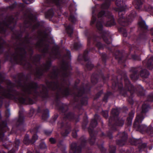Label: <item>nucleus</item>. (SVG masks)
Returning a JSON list of instances; mask_svg holds the SVG:
<instances>
[{"mask_svg":"<svg viewBox=\"0 0 153 153\" xmlns=\"http://www.w3.org/2000/svg\"><path fill=\"white\" fill-rule=\"evenodd\" d=\"M49 117V111L48 109H45L44 111L43 114L42 116V118L44 120H45Z\"/></svg>","mask_w":153,"mask_h":153,"instance_id":"obj_13","label":"nucleus"},{"mask_svg":"<svg viewBox=\"0 0 153 153\" xmlns=\"http://www.w3.org/2000/svg\"><path fill=\"white\" fill-rule=\"evenodd\" d=\"M97 124V122L96 120L94 119L92 120L91 122V125L93 127H95Z\"/></svg>","mask_w":153,"mask_h":153,"instance_id":"obj_23","label":"nucleus"},{"mask_svg":"<svg viewBox=\"0 0 153 153\" xmlns=\"http://www.w3.org/2000/svg\"><path fill=\"white\" fill-rule=\"evenodd\" d=\"M66 30L68 33L69 34H71L73 33V28L72 25H69L67 27H66Z\"/></svg>","mask_w":153,"mask_h":153,"instance_id":"obj_11","label":"nucleus"},{"mask_svg":"<svg viewBox=\"0 0 153 153\" xmlns=\"http://www.w3.org/2000/svg\"><path fill=\"white\" fill-rule=\"evenodd\" d=\"M118 122V123L117 124V125L119 126H122L123 125L124 121V120H121L120 121H119Z\"/></svg>","mask_w":153,"mask_h":153,"instance_id":"obj_29","label":"nucleus"},{"mask_svg":"<svg viewBox=\"0 0 153 153\" xmlns=\"http://www.w3.org/2000/svg\"><path fill=\"white\" fill-rule=\"evenodd\" d=\"M68 55H69L70 54V51H68Z\"/></svg>","mask_w":153,"mask_h":153,"instance_id":"obj_44","label":"nucleus"},{"mask_svg":"<svg viewBox=\"0 0 153 153\" xmlns=\"http://www.w3.org/2000/svg\"><path fill=\"white\" fill-rule=\"evenodd\" d=\"M63 69L65 71H67L68 69V67H65L64 68H63Z\"/></svg>","mask_w":153,"mask_h":153,"instance_id":"obj_41","label":"nucleus"},{"mask_svg":"<svg viewBox=\"0 0 153 153\" xmlns=\"http://www.w3.org/2000/svg\"><path fill=\"white\" fill-rule=\"evenodd\" d=\"M134 14H131L130 15H129L128 17H127L126 20L127 21L131 22L132 19L134 17Z\"/></svg>","mask_w":153,"mask_h":153,"instance_id":"obj_19","label":"nucleus"},{"mask_svg":"<svg viewBox=\"0 0 153 153\" xmlns=\"http://www.w3.org/2000/svg\"><path fill=\"white\" fill-rule=\"evenodd\" d=\"M125 135H126V136H127V135L125 133Z\"/></svg>","mask_w":153,"mask_h":153,"instance_id":"obj_50","label":"nucleus"},{"mask_svg":"<svg viewBox=\"0 0 153 153\" xmlns=\"http://www.w3.org/2000/svg\"><path fill=\"white\" fill-rule=\"evenodd\" d=\"M147 66L149 69H151L153 68V56L150 59L147 64Z\"/></svg>","mask_w":153,"mask_h":153,"instance_id":"obj_9","label":"nucleus"},{"mask_svg":"<svg viewBox=\"0 0 153 153\" xmlns=\"http://www.w3.org/2000/svg\"><path fill=\"white\" fill-rule=\"evenodd\" d=\"M144 128H146V126H144Z\"/></svg>","mask_w":153,"mask_h":153,"instance_id":"obj_49","label":"nucleus"},{"mask_svg":"<svg viewBox=\"0 0 153 153\" xmlns=\"http://www.w3.org/2000/svg\"><path fill=\"white\" fill-rule=\"evenodd\" d=\"M93 65L91 63H89L86 65V67L88 70L91 69L93 67Z\"/></svg>","mask_w":153,"mask_h":153,"instance_id":"obj_24","label":"nucleus"},{"mask_svg":"<svg viewBox=\"0 0 153 153\" xmlns=\"http://www.w3.org/2000/svg\"><path fill=\"white\" fill-rule=\"evenodd\" d=\"M50 141L52 143H55V140L53 138H51L50 139Z\"/></svg>","mask_w":153,"mask_h":153,"instance_id":"obj_37","label":"nucleus"},{"mask_svg":"<svg viewBox=\"0 0 153 153\" xmlns=\"http://www.w3.org/2000/svg\"><path fill=\"white\" fill-rule=\"evenodd\" d=\"M48 1H51L52 2H54L56 3V4H58L59 0H48Z\"/></svg>","mask_w":153,"mask_h":153,"instance_id":"obj_35","label":"nucleus"},{"mask_svg":"<svg viewBox=\"0 0 153 153\" xmlns=\"http://www.w3.org/2000/svg\"><path fill=\"white\" fill-rule=\"evenodd\" d=\"M40 146L41 149H44L46 148V146L44 143H42L40 145Z\"/></svg>","mask_w":153,"mask_h":153,"instance_id":"obj_31","label":"nucleus"},{"mask_svg":"<svg viewBox=\"0 0 153 153\" xmlns=\"http://www.w3.org/2000/svg\"><path fill=\"white\" fill-rule=\"evenodd\" d=\"M72 136L74 137L75 138L77 136V133L76 131H74L72 132Z\"/></svg>","mask_w":153,"mask_h":153,"instance_id":"obj_34","label":"nucleus"},{"mask_svg":"<svg viewBox=\"0 0 153 153\" xmlns=\"http://www.w3.org/2000/svg\"><path fill=\"white\" fill-rule=\"evenodd\" d=\"M136 56H133V58L134 59H137L136 58H134V57H136Z\"/></svg>","mask_w":153,"mask_h":153,"instance_id":"obj_45","label":"nucleus"},{"mask_svg":"<svg viewBox=\"0 0 153 153\" xmlns=\"http://www.w3.org/2000/svg\"><path fill=\"white\" fill-rule=\"evenodd\" d=\"M61 90L64 94L67 95L68 94L69 90L67 87L63 86L61 88Z\"/></svg>","mask_w":153,"mask_h":153,"instance_id":"obj_12","label":"nucleus"},{"mask_svg":"<svg viewBox=\"0 0 153 153\" xmlns=\"http://www.w3.org/2000/svg\"><path fill=\"white\" fill-rule=\"evenodd\" d=\"M76 143H73L71 145V148L70 152V153H75L76 152L77 153H79L78 152L77 150L76 149Z\"/></svg>","mask_w":153,"mask_h":153,"instance_id":"obj_8","label":"nucleus"},{"mask_svg":"<svg viewBox=\"0 0 153 153\" xmlns=\"http://www.w3.org/2000/svg\"><path fill=\"white\" fill-rule=\"evenodd\" d=\"M127 34L126 33H125L124 34H123V36H125V37H126L127 36Z\"/></svg>","mask_w":153,"mask_h":153,"instance_id":"obj_43","label":"nucleus"},{"mask_svg":"<svg viewBox=\"0 0 153 153\" xmlns=\"http://www.w3.org/2000/svg\"><path fill=\"white\" fill-rule=\"evenodd\" d=\"M37 87V85L36 83L31 82L25 85L24 86L23 88L24 91L28 94H31L32 93V91H35Z\"/></svg>","mask_w":153,"mask_h":153,"instance_id":"obj_3","label":"nucleus"},{"mask_svg":"<svg viewBox=\"0 0 153 153\" xmlns=\"http://www.w3.org/2000/svg\"><path fill=\"white\" fill-rule=\"evenodd\" d=\"M110 4L109 3H105L102 4L101 6L102 9H106L109 7Z\"/></svg>","mask_w":153,"mask_h":153,"instance_id":"obj_21","label":"nucleus"},{"mask_svg":"<svg viewBox=\"0 0 153 153\" xmlns=\"http://www.w3.org/2000/svg\"><path fill=\"white\" fill-rule=\"evenodd\" d=\"M96 26L97 28L99 30H102V26L101 22H97L96 25Z\"/></svg>","mask_w":153,"mask_h":153,"instance_id":"obj_20","label":"nucleus"},{"mask_svg":"<svg viewBox=\"0 0 153 153\" xmlns=\"http://www.w3.org/2000/svg\"><path fill=\"white\" fill-rule=\"evenodd\" d=\"M133 4L136 9H139L141 7L142 3L141 0H135L133 2Z\"/></svg>","mask_w":153,"mask_h":153,"instance_id":"obj_7","label":"nucleus"},{"mask_svg":"<svg viewBox=\"0 0 153 153\" xmlns=\"http://www.w3.org/2000/svg\"><path fill=\"white\" fill-rule=\"evenodd\" d=\"M90 135H91V133H90Z\"/></svg>","mask_w":153,"mask_h":153,"instance_id":"obj_52","label":"nucleus"},{"mask_svg":"<svg viewBox=\"0 0 153 153\" xmlns=\"http://www.w3.org/2000/svg\"><path fill=\"white\" fill-rule=\"evenodd\" d=\"M108 112L107 111H103L102 112V114L103 116L105 118H107L108 117Z\"/></svg>","mask_w":153,"mask_h":153,"instance_id":"obj_26","label":"nucleus"},{"mask_svg":"<svg viewBox=\"0 0 153 153\" xmlns=\"http://www.w3.org/2000/svg\"><path fill=\"white\" fill-rule=\"evenodd\" d=\"M140 26L142 28L145 29H146L148 28V26L146 25V23L144 21H142L139 23Z\"/></svg>","mask_w":153,"mask_h":153,"instance_id":"obj_16","label":"nucleus"},{"mask_svg":"<svg viewBox=\"0 0 153 153\" xmlns=\"http://www.w3.org/2000/svg\"><path fill=\"white\" fill-rule=\"evenodd\" d=\"M23 1L27 4H30L31 3H32L34 0H22Z\"/></svg>","mask_w":153,"mask_h":153,"instance_id":"obj_27","label":"nucleus"},{"mask_svg":"<svg viewBox=\"0 0 153 153\" xmlns=\"http://www.w3.org/2000/svg\"><path fill=\"white\" fill-rule=\"evenodd\" d=\"M81 46V45L79 43H75L74 45V48L76 49H77Z\"/></svg>","mask_w":153,"mask_h":153,"instance_id":"obj_30","label":"nucleus"},{"mask_svg":"<svg viewBox=\"0 0 153 153\" xmlns=\"http://www.w3.org/2000/svg\"><path fill=\"white\" fill-rule=\"evenodd\" d=\"M23 121V118H21V117H20L19 119L18 120V122L19 123H20V122H22Z\"/></svg>","mask_w":153,"mask_h":153,"instance_id":"obj_38","label":"nucleus"},{"mask_svg":"<svg viewBox=\"0 0 153 153\" xmlns=\"http://www.w3.org/2000/svg\"><path fill=\"white\" fill-rule=\"evenodd\" d=\"M4 41L2 39H0V45H1V44H2V43H4Z\"/></svg>","mask_w":153,"mask_h":153,"instance_id":"obj_39","label":"nucleus"},{"mask_svg":"<svg viewBox=\"0 0 153 153\" xmlns=\"http://www.w3.org/2000/svg\"><path fill=\"white\" fill-rule=\"evenodd\" d=\"M58 85L57 83L52 82L50 84V85L48 86L49 88H52L53 90L57 88Z\"/></svg>","mask_w":153,"mask_h":153,"instance_id":"obj_17","label":"nucleus"},{"mask_svg":"<svg viewBox=\"0 0 153 153\" xmlns=\"http://www.w3.org/2000/svg\"><path fill=\"white\" fill-rule=\"evenodd\" d=\"M134 112L132 111L129 114V117L127 118V120L128 121L127 125L129 126L131 124L132 120L134 117Z\"/></svg>","mask_w":153,"mask_h":153,"instance_id":"obj_6","label":"nucleus"},{"mask_svg":"<svg viewBox=\"0 0 153 153\" xmlns=\"http://www.w3.org/2000/svg\"><path fill=\"white\" fill-rule=\"evenodd\" d=\"M38 139V136L37 135L34 134L33 136L32 139L31 141L29 140V137L28 135H26L23 140V142L25 144H27L30 143H34Z\"/></svg>","mask_w":153,"mask_h":153,"instance_id":"obj_4","label":"nucleus"},{"mask_svg":"<svg viewBox=\"0 0 153 153\" xmlns=\"http://www.w3.org/2000/svg\"><path fill=\"white\" fill-rule=\"evenodd\" d=\"M91 141H90V143H91V144H93V143H94V142L91 143Z\"/></svg>","mask_w":153,"mask_h":153,"instance_id":"obj_46","label":"nucleus"},{"mask_svg":"<svg viewBox=\"0 0 153 153\" xmlns=\"http://www.w3.org/2000/svg\"><path fill=\"white\" fill-rule=\"evenodd\" d=\"M69 20L71 22L74 23L76 21V19L73 15H71L69 19Z\"/></svg>","mask_w":153,"mask_h":153,"instance_id":"obj_22","label":"nucleus"},{"mask_svg":"<svg viewBox=\"0 0 153 153\" xmlns=\"http://www.w3.org/2000/svg\"><path fill=\"white\" fill-rule=\"evenodd\" d=\"M50 65V64L49 63H48L46 65L45 67H48Z\"/></svg>","mask_w":153,"mask_h":153,"instance_id":"obj_40","label":"nucleus"},{"mask_svg":"<svg viewBox=\"0 0 153 153\" xmlns=\"http://www.w3.org/2000/svg\"><path fill=\"white\" fill-rule=\"evenodd\" d=\"M105 14V16H107L110 20L108 21L106 24L107 26H111L114 24V19L113 16L110 13H109L108 14L106 13H105L103 11H101L100 12L98 15V18L104 16Z\"/></svg>","mask_w":153,"mask_h":153,"instance_id":"obj_2","label":"nucleus"},{"mask_svg":"<svg viewBox=\"0 0 153 153\" xmlns=\"http://www.w3.org/2000/svg\"><path fill=\"white\" fill-rule=\"evenodd\" d=\"M144 8L146 11H148L153 14V7L152 6H145L144 7Z\"/></svg>","mask_w":153,"mask_h":153,"instance_id":"obj_15","label":"nucleus"},{"mask_svg":"<svg viewBox=\"0 0 153 153\" xmlns=\"http://www.w3.org/2000/svg\"><path fill=\"white\" fill-rule=\"evenodd\" d=\"M18 100L21 103H24L25 102V100L22 97H20L18 99Z\"/></svg>","mask_w":153,"mask_h":153,"instance_id":"obj_32","label":"nucleus"},{"mask_svg":"<svg viewBox=\"0 0 153 153\" xmlns=\"http://www.w3.org/2000/svg\"><path fill=\"white\" fill-rule=\"evenodd\" d=\"M7 97H8L9 98H10L12 99H16L15 97H14V95H13L10 94L9 95H7Z\"/></svg>","mask_w":153,"mask_h":153,"instance_id":"obj_33","label":"nucleus"},{"mask_svg":"<svg viewBox=\"0 0 153 153\" xmlns=\"http://www.w3.org/2000/svg\"><path fill=\"white\" fill-rule=\"evenodd\" d=\"M104 41L107 44H110L111 42V38L110 36H109L108 34H105L103 37Z\"/></svg>","mask_w":153,"mask_h":153,"instance_id":"obj_5","label":"nucleus"},{"mask_svg":"<svg viewBox=\"0 0 153 153\" xmlns=\"http://www.w3.org/2000/svg\"><path fill=\"white\" fill-rule=\"evenodd\" d=\"M101 44L100 43H98L97 45V46L99 48H100V45H101Z\"/></svg>","mask_w":153,"mask_h":153,"instance_id":"obj_42","label":"nucleus"},{"mask_svg":"<svg viewBox=\"0 0 153 153\" xmlns=\"http://www.w3.org/2000/svg\"><path fill=\"white\" fill-rule=\"evenodd\" d=\"M93 139H94V138L93 137H92L91 140H92Z\"/></svg>","mask_w":153,"mask_h":153,"instance_id":"obj_48","label":"nucleus"},{"mask_svg":"<svg viewBox=\"0 0 153 153\" xmlns=\"http://www.w3.org/2000/svg\"><path fill=\"white\" fill-rule=\"evenodd\" d=\"M148 106L145 104H143L142 106V110L140 113H138L134 123V127H137L139 129H142L143 126H140L141 123L144 118L143 114L148 111Z\"/></svg>","mask_w":153,"mask_h":153,"instance_id":"obj_1","label":"nucleus"},{"mask_svg":"<svg viewBox=\"0 0 153 153\" xmlns=\"http://www.w3.org/2000/svg\"><path fill=\"white\" fill-rule=\"evenodd\" d=\"M51 133V131L48 130H45V133L46 135H50Z\"/></svg>","mask_w":153,"mask_h":153,"instance_id":"obj_36","label":"nucleus"},{"mask_svg":"<svg viewBox=\"0 0 153 153\" xmlns=\"http://www.w3.org/2000/svg\"><path fill=\"white\" fill-rule=\"evenodd\" d=\"M92 20L91 21V24H94V22L95 21L96 18L95 16V15L94 14V12L93 10L92 11Z\"/></svg>","mask_w":153,"mask_h":153,"instance_id":"obj_18","label":"nucleus"},{"mask_svg":"<svg viewBox=\"0 0 153 153\" xmlns=\"http://www.w3.org/2000/svg\"><path fill=\"white\" fill-rule=\"evenodd\" d=\"M118 111L117 109H114L112 110V113L114 115H117L118 113Z\"/></svg>","mask_w":153,"mask_h":153,"instance_id":"obj_25","label":"nucleus"},{"mask_svg":"<svg viewBox=\"0 0 153 153\" xmlns=\"http://www.w3.org/2000/svg\"><path fill=\"white\" fill-rule=\"evenodd\" d=\"M152 35H153V29H152Z\"/></svg>","mask_w":153,"mask_h":153,"instance_id":"obj_47","label":"nucleus"},{"mask_svg":"<svg viewBox=\"0 0 153 153\" xmlns=\"http://www.w3.org/2000/svg\"><path fill=\"white\" fill-rule=\"evenodd\" d=\"M70 130L69 129L66 130L62 134V135L63 136H66L69 134L70 132Z\"/></svg>","mask_w":153,"mask_h":153,"instance_id":"obj_28","label":"nucleus"},{"mask_svg":"<svg viewBox=\"0 0 153 153\" xmlns=\"http://www.w3.org/2000/svg\"><path fill=\"white\" fill-rule=\"evenodd\" d=\"M149 75V73L148 71L146 69L142 70L140 73V75L144 78H147Z\"/></svg>","mask_w":153,"mask_h":153,"instance_id":"obj_10","label":"nucleus"},{"mask_svg":"<svg viewBox=\"0 0 153 153\" xmlns=\"http://www.w3.org/2000/svg\"><path fill=\"white\" fill-rule=\"evenodd\" d=\"M127 25V24H126V25H123H123H124L125 26V25Z\"/></svg>","mask_w":153,"mask_h":153,"instance_id":"obj_51","label":"nucleus"},{"mask_svg":"<svg viewBox=\"0 0 153 153\" xmlns=\"http://www.w3.org/2000/svg\"><path fill=\"white\" fill-rule=\"evenodd\" d=\"M125 82L127 84H128V90L131 91L133 89L134 87L130 83V82L128 79H126L125 80Z\"/></svg>","mask_w":153,"mask_h":153,"instance_id":"obj_14","label":"nucleus"}]
</instances>
